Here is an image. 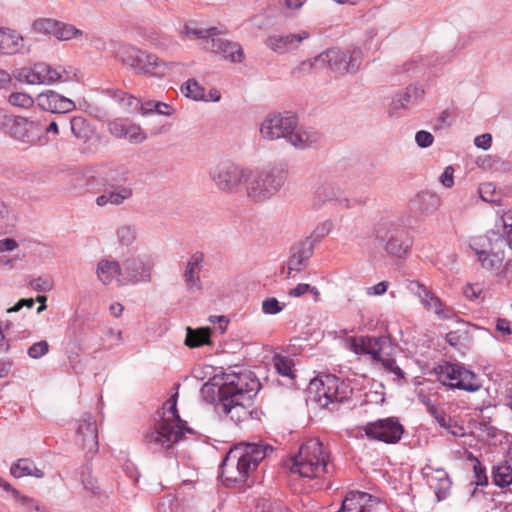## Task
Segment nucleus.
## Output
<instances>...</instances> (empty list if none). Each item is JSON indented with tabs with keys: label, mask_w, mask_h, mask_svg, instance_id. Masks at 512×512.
<instances>
[{
	"label": "nucleus",
	"mask_w": 512,
	"mask_h": 512,
	"mask_svg": "<svg viewBox=\"0 0 512 512\" xmlns=\"http://www.w3.org/2000/svg\"><path fill=\"white\" fill-rule=\"evenodd\" d=\"M259 390V380L252 372L243 371L214 376L203 385L201 393L206 401L215 403L219 415L240 424L252 417V399Z\"/></svg>",
	"instance_id": "f257e3e1"
},
{
	"label": "nucleus",
	"mask_w": 512,
	"mask_h": 512,
	"mask_svg": "<svg viewBox=\"0 0 512 512\" xmlns=\"http://www.w3.org/2000/svg\"><path fill=\"white\" fill-rule=\"evenodd\" d=\"M177 397L178 393H175L163 404L154 427L144 437L146 445L153 451L170 449L185 433H193V429L178 414Z\"/></svg>",
	"instance_id": "f03ea898"
},
{
	"label": "nucleus",
	"mask_w": 512,
	"mask_h": 512,
	"mask_svg": "<svg viewBox=\"0 0 512 512\" xmlns=\"http://www.w3.org/2000/svg\"><path fill=\"white\" fill-rule=\"evenodd\" d=\"M273 452L268 444L243 443L231 449L220 466L226 485L243 484L258 464Z\"/></svg>",
	"instance_id": "7ed1b4c3"
},
{
	"label": "nucleus",
	"mask_w": 512,
	"mask_h": 512,
	"mask_svg": "<svg viewBox=\"0 0 512 512\" xmlns=\"http://www.w3.org/2000/svg\"><path fill=\"white\" fill-rule=\"evenodd\" d=\"M262 138L269 141L286 139L297 149H306L319 142L321 135L312 128L299 127L298 118L291 112L271 113L260 125Z\"/></svg>",
	"instance_id": "20e7f679"
},
{
	"label": "nucleus",
	"mask_w": 512,
	"mask_h": 512,
	"mask_svg": "<svg viewBox=\"0 0 512 512\" xmlns=\"http://www.w3.org/2000/svg\"><path fill=\"white\" fill-rule=\"evenodd\" d=\"M362 62V51L359 48L340 49L330 48L313 59L301 62L292 70V75L298 77L302 73H309L325 67L327 64L332 72L338 75L356 73Z\"/></svg>",
	"instance_id": "39448f33"
},
{
	"label": "nucleus",
	"mask_w": 512,
	"mask_h": 512,
	"mask_svg": "<svg viewBox=\"0 0 512 512\" xmlns=\"http://www.w3.org/2000/svg\"><path fill=\"white\" fill-rule=\"evenodd\" d=\"M329 452L316 438L303 443L291 458L290 473L302 478L315 479L329 473Z\"/></svg>",
	"instance_id": "423d86ee"
},
{
	"label": "nucleus",
	"mask_w": 512,
	"mask_h": 512,
	"mask_svg": "<svg viewBox=\"0 0 512 512\" xmlns=\"http://www.w3.org/2000/svg\"><path fill=\"white\" fill-rule=\"evenodd\" d=\"M285 181L286 173L281 169L252 170L247 168L242 191L250 201L263 203L278 193Z\"/></svg>",
	"instance_id": "0eeeda50"
},
{
	"label": "nucleus",
	"mask_w": 512,
	"mask_h": 512,
	"mask_svg": "<svg viewBox=\"0 0 512 512\" xmlns=\"http://www.w3.org/2000/svg\"><path fill=\"white\" fill-rule=\"evenodd\" d=\"M512 250V233L505 239L500 231L489 230L485 235L470 238L469 248L475 253L481 267L488 271L499 270L505 259V249Z\"/></svg>",
	"instance_id": "6e6552de"
},
{
	"label": "nucleus",
	"mask_w": 512,
	"mask_h": 512,
	"mask_svg": "<svg viewBox=\"0 0 512 512\" xmlns=\"http://www.w3.org/2000/svg\"><path fill=\"white\" fill-rule=\"evenodd\" d=\"M309 393L320 408L336 411L351 398L353 389L337 376L323 374L310 382Z\"/></svg>",
	"instance_id": "1a4fd4ad"
},
{
	"label": "nucleus",
	"mask_w": 512,
	"mask_h": 512,
	"mask_svg": "<svg viewBox=\"0 0 512 512\" xmlns=\"http://www.w3.org/2000/svg\"><path fill=\"white\" fill-rule=\"evenodd\" d=\"M116 57L137 73L149 77L162 78L175 65L161 60L157 55L143 51L129 44H121L116 51Z\"/></svg>",
	"instance_id": "9d476101"
},
{
	"label": "nucleus",
	"mask_w": 512,
	"mask_h": 512,
	"mask_svg": "<svg viewBox=\"0 0 512 512\" xmlns=\"http://www.w3.org/2000/svg\"><path fill=\"white\" fill-rule=\"evenodd\" d=\"M76 76L77 70L72 66H51L44 62L36 63L32 67H24L18 73L20 81L31 85L69 82Z\"/></svg>",
	"instance_id": "9b49d317"
},
{
	"label": "nucleus",
	"mask_w": 512,
	"mask_h": 512,
	"mask_svg": "<svg viewBox=\"0 0 512 512\" xmlns=\"http://www.w3.org/2000/svg\"><path fill=\"white\" fill-rule=\"evenodd\" d=\"M246 170L247 167L225 160L218 162L209 170V178L220 192L237 194L242 191Z\"/></svg>",
	"instance_id": "f8f14e48"
},
{
	"label": "nucleus",
	"mask_w": 512,
	"mask_h": 512,
	"mask_svg": "<svg viewBox=\"0 0 512 512\" xmlns=\"http://www.w3.org/2000/svg\"><path fill=\"white\" fill-rule=\"evenodd\" d=\"M128 172L126 170L113 171L106 178V189L103 194L96 198V204L100 207L106 205L119 206L133 197V187L131 184H121L126 182Z\"/></svg>",
	"instance_id": "ddd939ff"
},
{
	"label": "nucleus",
	"mask_w": 512,
	"mask_h": 512,
	"mask_svg": "<svg viewBox=\"0 0 512 512\" xmlns=\"http://www.w3.org/2000/svg\"><path fill=\"white\" fill-rule=\"evenodd\" d=\"M438 377L444 385L453 389L476 392L481 388L477 375L459 364L446 362L440 365Z\"/></svg>",
	"instance_id": "4468645a"
},
{
	"label": "nucleus",
	"mask_w": 512,
	"mask_h": 512,
	"mask_svg": "<svg viewBox=\"0 0 512 512\" xmlns=\"http://www.w3.org/2000/svg\"><path fill=\"white\" fill-rule=\"evenodd\" d=\"M375 236L386 241L385 251L395 257H404L410 247L404 230L392 221H382L375 228Z\"/></svg>",
	"instance_id": "2eb2a0df"
},
{
	"label": "nucleus",
	"mask_w": 512,
	"mask_h": 512,
	"mask_svg": "<svg viewBox=\"0 0 512 512\" xmlns=\"http://www.w3.org/2000/svg\"><path fill=\"white\" fill-rule=\"evenodd\" d=\"M327 205L339 210L352 207L351 200L347 197L345 191L334 182L320 184L311 198V208L313 210H321Z\"/></svg>",
	"instance_id": "dca6fc26"
},
{
	"label": "nucleus",
	"mask_w": 512,
	"mask_h": 512,
	"mask_svg": "<svg viewBox=\"0 0 512 512\" xmlns=\"http://www.w3.org/2000/svg\"><path fill=\"white\" fill-rule=\"evenodd\" d=\"M363 430L368 438L388 444L399 442L404 432L403 426L396 417L368 422Z\"/></svg>",
	"instance_id": "f3484780"
},
{
	"label": "nucleus",
	"mask_w": 512,
	"mask_h": 512,
	"mask_svg": "<svg viewBox=\"0 0 512 512\" xmlns=\"http://www.w3.org/2000/svg\"><path fill=\"white\" fill-rule=\"evenodd\" d=\"M121 285H136L151 281L152 264L139 254L125 257L121 263Z\"/></svg>",
	"instance_id": "a211bd4d"
},
{
	"label": "nucleus",
	"mask_w": 512,
	"mask_h": 512,
	"mask_svg": "<svg viewBox=\"0 0 512 512\" xmlns=\"http://www.w3.org/2000/svg\"><path fill=\"white\" fill-rule=\"evenodd\" d=\"M40 129L41 122L37 115L32 117L15 116L9 127V134L14 140L32 146L41 141Z\"/></svg>",
	"instance_id": "6ab92c4d"
},
{
	"label": "nucleus",
	"mask_w": 512,
	"mask_h": 512,
	"mask_svg": "<svg viewBox=\"0 0 512 512\" xmlns=\"http://www.w3.org/2000/svg\"><path fill=\"white\" fill-rule=\"evenodd\" d=\"M314 252L312 241L301 240L291 246L286 268L282 273L287 279L295 278L309 264V260Z\"/></svg>",
	"instance_id": "aec40b11"
},
{
	"label": "nucleus",
	"mask_w": 512,
	"mask_h": 512,
	"mask_svg": "<svg viewBox=\"0 0 512 512\" xmlns=\"http://www.w3.org/2000/svg\"><path fill=\"white\" fill-rule=\"evenodd\" d=\"M205 256L201 251L192 253L187 259L183 269V281L188 292L201 291L203 282L201 280V272L204 268Z\"/></svg>",
	"instance_id": "412c9836"
},
{
	"label": "nucleus",
	"mask_w": 512,
	"mask_h": 512,
	"mask_svg": "<svg viewBox=\"0 0 512 512\" xmlns=\"http://www.w3.org/2000/svg\"><path fill=\"white\" fill-rule=\"evenodd\" d=\"M37 105L46 112L53 114H66L76 109V104L53 90H47L37 96Z\"/></svg>",
	"instance_id": "4be33fe9"
},
{
	"label": "nucleus",
	"mask_w": 512,
	"mask_h": 512,
	"mask_svg": "<svg viewBox=\"0 0 512 512\" xmlns=\"http://www.w3.org/2000/svg\"><path fill=\"white\" fill-rule=\"evenodd\" d=\"M377 498L366 492L350 491L342 501L343 512H376Z\"/></svg>",
	"instance_id": "5701e85b"
},
{
	"label": "nucleus",
	"mask_w": 512,
	"mask_h": 512,
	"mask_svg": "<svg viewBox=\"0 0 512 512\" xmlns=\"http://www.w3.org/2000/svg\"><path fill=\"white\" fill-rule=\"evenodd\" d=\"M408 290L416 295L421 303L429 310L440 318H449V310L444 309V305L441 300L435 296L429 289L422 285L418 281H410L407 286Z\"/></svg>",
	"instance_id": "b1692460"
},
{
	"label": "nucleus",
	"mask_w": 512,
	"mask_h": 512,
	"mask_svg": "<svg viewBox=\"0 0 512 512\" xmlns=\"http://www.w3.org/2000/svg\"><path fill=\"white\" fill-rule=\"evenodd\" d=\"M423 473L428 485L434 490L438 501L445 499L450 494L452 482L444 469L427 465L423 469Z\"/></svg>",
	"instance_id": "393cba45"
},
{
	"label": "nucleus",
	"mask_w": 512,
	"mask_h": 512,
	"mask_svg": "<svg viewBox=\"0 0 512 512\" xmlns=\"http://www.w3.org/2000/svg\"><path fill=\"white\" fill-rule=\"evenodd\" d=\"M310 37V34L302 30L298 33H291L286 35H272L266 39V45L268 48L278 54H284L297 49L303 40Z\"/></svg>",
	"instance_id": "a878e982"
},
{
	"label": "nucleus",
	"mask_w": 512,
	"mask_h": 512,
	"mask_svg": "<svg viewBox=\"0 0 512 512\" xmlns=\"http://www.w3.org/2000/svg\"><path fill=\"white\" fill-rule=\"evenodd\" d=\"M204 47L207 50L222 55L225 59L232 62H242L244 59L243 50L238 43L218 37V34L213 36L210 40H207Z\"/></svg>",
	"instance_id": "bb28decb"
},
{
	"label": "nucleus",
	"mask_w": 512,
	"mask_h": 512,
	"mask_svg": "<svg viewBox=\"0 0 512 512\" xmlns=\"http://www.w3.org/2000/svg\"><path fill=\"white\" fill-rule=\"evenodd\" d=\"M108 130L114 137L118 139H126L133 144H140L147 138L140 125L125 124L120 119L111 121L108 124Z\"/></svg>",
	"instance_id": "cd10ccee"
},
{
	"label": "nucleus",
	"mask_w": 512,
	"mask_h": 512,
	"mask_svg": "<svg viewBox=\"0 0 512 512\" xmlns=\"http://www.w3.org/2000/svg\"><path fill=\"white\" fill-rule=\"evenodd\" d=\"M96 274L98 280L104 285H109L114 280L117 281L118 285H121L122 266L116 260L101 259L97 263Z\"/></svg>",
	"instance_id": "c85d7f7f"
},
{
	"label": "nucleus",
	"mask_w": 512,
	"mask_h": 512,
	"mask_svg": "<svg viewBox=\"0 0 512 512\" xmlns=\"http://www.w3.org/2000/svg\"><path fill=\"white\" fill-rule=\"evenodd\" d=\"M77 435L82 438V444L89 451L98 446V433L96 420L90 414H85L80 420Z\"/></svg>",
	"instance_id": "c756f323"
},
{
	"label": "nucleus",
	"mask_w": 512,
	"mask_h": 512,
	"mask_svg": "<svg viewBox=\"0 0 512 512\" xmlns=\"http://www.w3.org/2000/svg\"><path fill=\"white\" fill-rule=\"evenodd\" d=\"M24 47V38L16 30L2 27L0 31V54L14 55Z\"/></svg>",
	"instance_id": "7c9ffc66"
},
{
	"label": "nucleus",
	"mask_w": 512,
	"mask_h": 512,
	"mask_svg": "<svg viewBox=\"0 0 512 512\" xmlns=\"http://www.w3.org/2000/svg\"><path fill=\"white\" fill-rule=\"evenodd\" d=\"M424 90L418 86H408L405 91L398 93L392 99L393 110L407 109L414 105L422 97Z\"/></svg>",
	"instance_id": "2f4dec72"
},
{
	"label": "nucleus",
	"mask_w": 512,
	"mask_h": 512,
	"mask_svg": "<svg viewBox=\"0 0 512 512\" xmlns=\"http://www.w3.org/2000/svg\"><path fill=\"white\" fill-rule=\"evenodd\" d=\"M10 473L16 478H22L24 476L42 478L44 476L43 471L37 468L32 460L26 458L19 459L13 463L10 467Z\"/></svg>",
	"instance_id": "473e14b6"
},
{
	"label": "nucleus",
	"mask_w": 512,
	"mask_h": 512,
	"mask_svg": "<svg viewBox=\"0 0 512 512\" xmlns=\"http://www.w3.org/2000/svg\"><path fill=\"white\" fill-rule=\"evenodd\" d=\"M55 38L58 41H81L83 38L88 39V34L70 23L59 21Z\"/></svg>",
	"instance_id": "72a5a7b5"
},
{
	"label": "nucleus",
	"mask_w": 512,
	"mask_h": 512,
	"mask_svg": "<svg viewBox=\"0 0 512 512\" xmlns=\"http://www.w3.org/2000/svg\"><path fill=\"white\" fill-rule=\"evenodd\" d=\"M186 332L185 344L187 346L195 348L210 344L211 329L209 327L197 329L187 327Z\"/></svg>",
	"instance_id": "f704fd0d"
},
{
	"label": "nucleus",
	"mask_w": 512,
	"mask_h": 512,
	"mask_svg": "<svg viewBox=\"0 0 512 512\" xmlns=\"http://www.w3.org/2000/svg\"><path fill=\"white\" fill-rule=\"evenodd\" d=\"M492 480L493 483L500 488H505L512 484V467L507 461L500 462L493 466Z\"/></svg>",
	"instance_id": "c9c22d12"
},
{
	"label": "nucleus",
	"mask_w": 512,
	"mask_h": 512,
	"mask_svg": "<svg viewBox=\"0 0 512 512\" xmlns=\"http://www.w3.org/2000/svg\"><path fill=\"white\" fill-rule=\"evenodd\" d=\"M70 129L73 136L83 142L88 141L92 134L89 122L82 116H74L70 119Z\"/></svg>",
	"instance_id": "e433bc0d"
},
{
	"label": "nucleus",
	"mask_w": 512,
	"mask_h": 512,
	"mask_svg": "<svg viewBox=\"0 0 512 512\" xmlns=\"http://www.w3.org/2000/svg\"><path fill=\"white\" fill-rule=\"evenodd\" d=\"M58 22L53 18H37L32 22L31 29L34 33L55 37Z\"/></svg>",
	"instance_id": "4c0bfd02"
},
{
	"label": "nucleus",
	"mask_w": 512,
	"mask_h": 512,
	"mask_svg": "<svg viewBox=\"0 0 512 512\" xmlns=\"http://www.w3.org/2000/svg\"><path fill=\"white\" fill-rule=\"evenodd\" d=\"M11 496L20 503L26 512H50L45 506L40 505L37 500L21 494L17 489L12 491Z\"/></svg>",
	"instance_id": "58836bf2"
},
{
	"label": "nucleus",
	"mask_w": 512,
	"mask_h": 512,
	"mask_svg": "<svg viewBox=\"0 0 512 512\" xmlns=\"http://www.w3.org/2000/svg\"><path fill=\"white\" fill-rule=\"evenodd\" d=\"M387 342L385 337H365L364 354L370 355L373 360L379 361L383 345Z\"/></svg>",
	"instance_id": "ea45409f"
},
{
	"label": "nucleus",
	"mask_w": 512,
	"mask_h": 512,
	"mask_svg": "<svg viewBox=\"0 0 512 512\" xmlns=\"http://www.w3.org/2000/svg\"><path fill=\"white\" fill-rule=\"evenodd\" d=\"M496 231L501 228L503 230L502 235L505 239H509V235L512 233V210L510 209H499L497 210V218L495 221Z\"/></svg>",
	"instance_id": "a19ab883"
},
{
	"label": "nucleus",
	"mask_w": 512,
	"mask_h": 512,
	"mask_svg": "<svg viewBox=\"0 0 512 512\" xmlns=\"http://www.w3.org/2000/svg\"><path fill=\"white\" fill-rule=\"evenodd\" d=\"M181 91L188 98L196 101H207L205 89L195 80L189 79L182 86Z\"/></svg>",
	"instance_id": "79ce46f5"
},
{
	"label": "nucleus",
	"mask_w": 512,
	"mask_h": 512,
	"mask_svg": "<svg viewBox=\"0 0 512 512\" xmlns=\"http://www.w3.org/2000/svg\"><path fill=\"white\" fill-rule=\"evenodd\" d=\"M38 120L41 122L40 140L43 135H45L47 140H55L60 133L57 121L45 115L38 116Z\"/></svg>",
	"instance_id": "37998d69"
},
{
	"label": "nucleus",
	"mask_w": 512,
	"mask_h": 512,
	"mask_svg": "<svg viewBox=\"0 0 512 512\" xmlns=\"http://www.w3.org/2000/svg\"><path fill=\"white\" fill-rule=\"evenodd\" d=\"M173 111L174 109L170 105L160 101L150 100L141 105V113L143 115L157 113L160 115L170 116Z\"/></svg>",
	"instance_id": "c03bdc74"
},
{
	"label": "nucleus",
	"mask_w": 512,
	"mask_h": 512,
	"mask_svg": "<svg viewBox=\"0 0 512 512\" xmlns=\"http://www.w3.org/2000/svg\"><path fill=\"white\" fill-rule=\"evenodd\" d=\"M113 98L117 100L129 113L138 111L139 109L141 110V105L143 104L136 97L132 95H126L122 91H115Z\"/></svg>",
	"instance_id": "a18cd8bd"
},
{
	"label": "nucleus",
	"mask_w": 512,
	"mask_h": 512,
	"mask_svg": "<svg viewBox=\"0 0 512 512\" xmlns=\"http://www.w3.org/2000/svg\"><path fill=\"white\" fill-rule=\"evenodd\" d=\"M116 236L121 245L130 246L137 239V231L134 226L122 225L117 229Z\"/></svg>",
	"instance_id": "49530a36"
},
{
	"label": "nucleus",
	"mask_w": 512,
	"mask_h": 512,
	"mask_svg": "<svg viewBox=\"0 0 512 512\" xmlns=\"http://www.w3.org/2000/svg\"><path fill=\"white\" fill-rule=\"evenodd\" d=\"M8 103L14 107L30 109L34 106V99L24 92H13L8 96Z\"/></svg>",
	"instance_id": "de8ad7c7"
},
{
	"label": "nucleus",
	"mask_w": 512,
	"mask_h": 512,
	"mask_svg": "<svg viewBox=\"0 0 512 512\" xmlns=\"http://www.w3.org/2000/svg\"><path fill=\"white\" fill-rule=\"evenodd\" d=\"M183 34L188 38H201L205 39V42L207 40H210L213 36L217 35V28L211 27L208 29H202L197 27H192L190 25H185Z\"/></svg>",
	"instance_id": "09e8293b"
},
{
	"label": "nucleus",
	"mask_w": 512,
	"mask_h": 512,
	"mask_svg": "<svg viewBox=\"0 0 512 512\" xmlns=\"http://www.w3.org/2000/svg\"><path fill=\"white\" fill-rule=\"evenodd\" d=\"M332 227L333 223L329 220H326L317 225L316 228L310 234V236L306 237L304 240L312 241L313 248H315L316 244L319 243L325 236H327L330 233Z\"/></svg>",
	"instance_id": "8fccbe9b"
},
{
	"label": "nucleus",
	"mask_w": 512,
	"mask_h": 512,
	"mask_svg": "<svg viewBox=\"0 0 512 512\" xmlns=\"http://www.w3.org/2000/svg\"><path fill=\"white\" fill-rule=\"evenodd\" d=\"M29 286L37 292H49L54 287V281L51 276L42 275L30 280Z\"/></svg>",
	"instance_id": "3c124183"
},
{
	"label": "nucleus",
	"mask_w": 512,
	"mask_h": 512,
	"mask_svg": "<svg viewBox=\"0 0 512 512\" xmlns=\"http://www.w3.org/2000/svg\"><path fill=\"white\" fill-rule=\"evenodd\" d=\"M274 366L278 374L289 378L294 377V373L292 370V361L289 358L283 356H275Z\"/></svg>",
	"instance_id": "603ef678"
},
{
	"label": "nucleus",
	"mask_w": 512,
	"mask_h": 512,
	"mask_svg": "<svg viewBox=\"0 0 512 512\" xmlns=\"http://www.w3.org/2000/svg\"><path fill=\"white\" fill-rule=\"evenodd\" d=\"M425 404L427 405L428 412L434 417L437 423L441 427L447 428L451 420L450 417H448L443 410L431 404L429 400L425 401Z\"/></svg>",
	"instance_id": "864d4df0"
},
{
	"label": "nucleus",
	"mask_w": 512,
	"mask_h": 512,
	"mask_svg": "<svg viewBox=\"0 0 512 512\" xmlns=\"http://www.w3.org/2000/svg\"><path fill=\"white\" fill-rule=\"evenodd\" d=\"M14 215L0 199V231L6 230L13 226Z\"/></svg>",
	"instance_id": "5fc2aeb1"
},
{
	"label": "nucleus",
	"mask_w": 512,
	"mask_h": 512,
	"mask_svg": "<svg viewBox=\"0 0 512 512\" xmlns=\"http://www.w3.org/2000/svg\"><path fill=\"white\" fill-rule=\"evenodd\" d=\"M49 352V344L45 340L34 343L28 348L27 354L32 359H39Z\"/></svg>",
	"instance_id": "6e6d98bb"
},
{
	"label": "nucleus",
	"mask_w": 512,
	"mask_h": 512,
	"mask_svg": "<svg viewBox=\"0 0 512 512\" xmlns=\"http://www.w3.org/2000/svg\"><path fill=\"white\" fill-rule=\"evenodd\" d=\"M379 362L381 363L382 367L390 372V373H393L394 375L397 376V378L399 379H404L405 378V373L403 372V370L397 365L396 363V360L393 359V358H390V357H386V358H381L379 360Z\"/></svg>",
	"instance_id": "4d7b16f0"
},
{
	"label": "nucleus",
	"mask_w": 512,
	"mask_h": 512,
	"mask_svg": "<svg viewBox=\"0 0 512 512\" xmlns=\"http://www.w3.org/2000/svg\"><path fill=\"white\" fill-rule=\"evenodd\" d=\"M283 305L275 297H269L262 302V311L264 314L275 315L283 310Z\"/></svg>",
	"instance_id": "13d9d810"
},
{
	"label": "nucleus",
	"mask_w": 512,
	"mask_h": 512,
	"mask_svg": "<svg viewBox=\"0 0 512 512\" xmlns=\"http://www.w3.org/2000/svg\"><path fill=\"white\" fill-rule=\"evenodd\" d=\"M474 476H475V485L476 486H484L488 483V478L485 472V468L482 466L478 459H474Z\"/></svg>",
	"instance_id": "bf43d9fd"
},
{
	"label": "nucleus",
	"mask_w": 512,
	"mask_h": 512,
	"mask_svg": "<svg viewBox=\"0 0 512 512\" xmlns=\"http://www.w3.org/2000/svg\"><path fill=\"white\" fill-rule=\"evenodd\" d=\"M482 292H483V288H482V285L479 283L467 284L463 288V294L469 300L479 299Z\"/></svg>",
	"instance_id": "052dcab7"
},
{
	"label": "nucleus",
	"mask_w": 512,
	"mask_h": 512,
	"mask_svg": "<svg viewBox=\"0 0 512 512\" xmlns=\"http://www.w3.org/2000/svg\"><path fill=\"white\" fill-rule=\"evenodd\" d=\"M415 141L419 147L427 148L433 144L434 137L430 132L421 130L416 133Z\"/></svg>",
	"instance_id": "680f3d73"
},
{
	"label": "nucleus",
	"mask_w": 512,
	"mask_h": 512,
	"mask_svg": "<svg viewBox=\"0 0 512 512\" xmlns=\"http://www.w3.org/2000/svg\"><path fill=\"white\" fill-rule=\"evenodd\" d=\"M348 348L355 354H364L365 337H351L347 341Z\"/></svg>",
	"instance_id": "e2e57ef3"
},
{
	"label": "nucleus",
	"mask_w": 512,
	"mask_h": 512,
	"mask_svg": "<svg viewBox=\"0 0 512 512\" xmlns=\"http://www.w3.org/2000/svg\"><path fill=\"white\" fill-rule=\"evenodd\" d=\"M495 192V187L492 183L482 184L479 188V193L481 198L487 202H494L496 199L493 197V193Z\"/></svg>",
	"instance_id": "0e129e2a"
},
{
	"label": "nucleus",
	"mask_w": 512,
	"mask_h": 512,
	"mask_svg": "<svg viewBox=\"0 0 512 512\" xmlns=\"http://www.w3.org/2000/svg\"><path fill=\"white\" fill-rule=\"evenodd\" d=\"M441 184L446 188H451L454 185V169L452 166H447L440 176Z\"/></svg>",
	"instance_id": "69168bd1"
},
{
	"label": "nucleus",
	"mask_w": 512,
	"mask_h": 512,
	"mask_svg": "<svg viewBox=\"0 0 512 512\" xmlns=\"http://www.w3.org/2000/svg\"><path fill=\"white\" fill-rule=\"evenodd\" d=\"M491 143H492V137L488 133L479 135L474 139L475 146L478 148H482L484 150L489 149L491 147Z\"/></svg>",
	"instance_id": "338daca9"
},
{
	"label": "nucleus",
	"mask_w": 512,
	"mask_h": 512,
	"mask_svg": "<svg viewBox=\"0 0 512 512\" xmlns=\"http://www.w3.org/2000/svg\"><path fill=\"white\" fill-rule=\"evenodd\" d=\"M496 330L504 336L511 335L510 321L505 318H498L496 321Z\"/></svg>",
	"instance_id": "774afa93"
}]
</instances>
